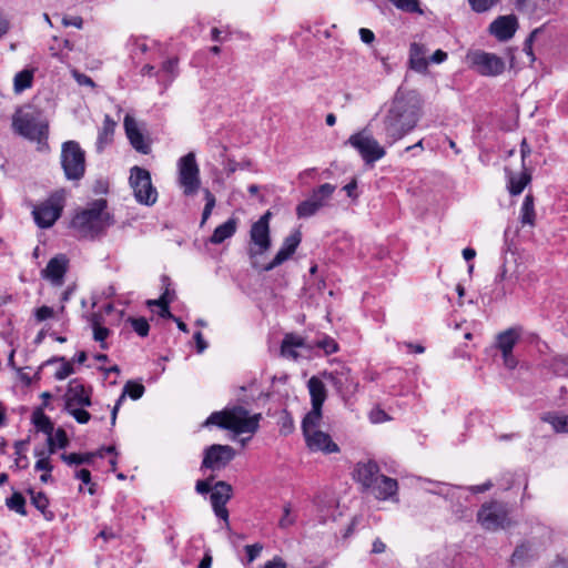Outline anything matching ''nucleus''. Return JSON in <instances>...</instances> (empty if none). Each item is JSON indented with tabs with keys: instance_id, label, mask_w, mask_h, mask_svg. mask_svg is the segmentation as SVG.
I'll return each instance as SVG.
<instances>
[{
	"instance_id": "f257e3e1",
	"label": "nucleus",
	"mask_w": 568,
	"mask_h": 568,
	"mask_svg": "<svg viewBox=\"0 0 568 568\" xmlns=\"http://www.w3.org/2000/svg\"><path fill=\"white\" fill-rule=\"evenodd\" d=\"M422 101L416 91L398 89L383 118L382 132L389 145L410 133L420 119Z\"/></svg>"
},
{
	"instance_id": "f03ea898",
	"label": "nucleus",
	"mask_w": 568,
	"mask_h": 568,
	"mask_svg": "<svg viewBox=\"0 0 568 568\" xmlns=\"http://www.w3.org/2000/svg\"><path fill=\"white\" fill-rule=\"evenodd\" d=\"M112 224L113 219L106 212V201L104 199L94 200L88 207L78 212L71 221V226L78 235L90 240L103 235Z\"/></svg>"
},
{
	"instance_id": "7ed1b4c3",
	"label": "nucleus",
	"mask_w": 568,
	"mask_h": 568,
	"mask_svg": "<svg viewBox=\"0 0 568 568\" xmlns=\"http://www.w3.org/2000/svg\"><path fill=\"white\" fill-rule=\"evenodd\" d=\"M260 415L248 416L247 409L242 406H233L225 408L221 412L212 413L204 426H217L222 429H229L233 433L240 434H254L258 428Z\"/></svg>"
},
{
	"instance_id": "20e7f679",
	"label": "nucleus",
	"mask_w": 568,
	"mask_h": 568,
	"mask_svg": "<svg viewBox=\"0 0 568 568\" xmlns=\"http://www.w3.org/2000/svg\"><path fill=\"white\" fill-rule=\"evenodd\" d=\"M14 133L27 140L42 143L48 136V122L32 108L18 109L12 115Z\"/></svg>"
},
{
	"instance_id": "39448f33",
	"label": "nucleus",
	"mask_w": 568,
	"mask_h": 568,
	"mask_svg": "<svg viewBox=\"0 0 568 568\" xmlns=\"http://www.w3.org/2000/svg\"><path fill=\"white\" fill-rule=\"evenodd\" d=\"M477 521L484 529L490 531L506 529L513 525L508 506L497 500L484 503L480 506L477 513Z\"/></svg>"
},
{
	"instance_id": "423d86ee",
	"label": "nucleus",
	"mask_w": 568,
	"mask_h": 568,
	"mask_svg": "<svg viewBox=\"0 0 568 568\" xmlns=\"http://www.w3.org/2000/svg\"><path fill=\"white\" fill-rule=\"evenodd\" d=\"M129 183L138 203L151 206L158 200V191L152 184L151 174L146 169L133 166L130 170Z\"/></svg>"
},
{
	"instance_id": "0eeeda50",
	"label": "nucleus",
	"mask_w": 568,
	"mask_h": 568,
	"mask_svg": "<svg viewBox=\"0 0 568 568\" xmlns=\"http://www.w3.org/2000/svg\"><path fill=\"white\" fill-rule=\"evenodd\" d=\"M346 144L354 148L366 164H374L386 154L384 146L379 144L367 129L352 134Z\"/></svg>"
},
{
	"instance_id": "6e6552de",
	"label": "nucleus",
	"mask_w": 568,
	"mask_h": 568,
	"mask_svg": "<svg viewBox=\"0 0 568 568\" xmlns=\"http://www.w3.org/2000/svg\"><path fill=\"white\" fill-rule=\"evenodd\" d=\"M61 164L68 180H80L85 172L84 151L75 141H67L62 144Z\"/></svg>"
},
{
	"instance_id": "1a4fd4ad",
	"label": "nucleus",
	"mask_w": 568,
	"mask_h": 568,
	"mask_svg": "<svg viewBox=\"0 0 568 568\" xmlns=\"http://www.w3.org/2000/svg\"><path fill=\"white\" fill-rule=\"evenodd\" d=\"M179 184L185 195H193L200 189V168L195 153L189 152L178 161Z\"/></svg>"
},
{
	"instance_id": "9d476101",
	"label": "nucleus",
	"mask_w": 568,
	"mask_h": 568,
	"mask_svg": "<svg viewBox=\"0 0 568 568\" xmlns=\"http://www.w3.org/2000/svg\"><path fill=\"white\" fill-rule=\"evenodd\" d=\"M63 210V195L62 193H54L49 196L44 202L34 205L32 215L36 224L41 229L51 227L54 222L61 216Z\"/></svg>"
},
{
	"instance_id": "9b49d317",
	"label": "nucleus",
	"mask_w": 568,
	"mask_h": 568,
	"mask_svg": "<svg viewBox=\"0 0 568 568\" xmlns=\"http://www.w3.org/2000/svg\"><path fill=\"white\" fill-rule=\"evenodd\" d=\"M336 186L331 183H324L314 189L308 199L296 206V215L300 219H307L315 215L321 209L328 205V202Z\"/></svg>"
},
{
	"instance_id": "f8f14e48",
	"label": "nucleus",
	"mask_w": 568,
	"mask_h": 568,
	"mask_svg": "<svg viewBox=\"0 0 568 568\" xmlns=\"http://www.w3.org/2000/svg\"><path fill=\"white\" fill-rule=\"evenodd\" d=\"M468 59L470 65L484 77H497L505 71V61L495 53L477 50Z\"/></svg>"
},
{
	"instance_id": "ddd939ff",
	"label": "nucleus",
	"mask_w": 568,
	"mask_h": 568,
	"mask_svg": "<svg viewBox=\"0 0 568 568\" xmlns=\"http://www.w3.org/2000/svg\"><path fill=\"white\" fill-rule=\"evenodd\" d=\"M235 457L232 446L214 444L204 449L201 469L220 470Z\"/></svg>"
},
{
	"instance_id": "4468645a",
	"label": "nucleus",
	"mask_w": 568,
	"mask_h": 568,
	"mask_svg": "<svg viewBox=\"0 0 568 568\" xmlns=\"http://www.w3.org/2000/svg\"><path fill=\"white\" fill-rule=\"evenodd\" d=\"M324 377L344 399L354 395L357 390L358 383L353 378L351 369L346 366L324 373Z\"/></svg>"
},
{
	"instance_id": "2eb2a0df",
	"label": "nucleus",
	"mask_w": 568,
	"mask_h": 568,
	"mask_svg": "<svg viewBox=\"0 0 568 568\" xmlns=\"http://www.w3.org/2000/svg\"><path fill=\"white\" fill-rule=\"evenodd\" d=\"M232 497V487L226 481L220 480L213 485L210 496L213 511L216 517L229 524V510L226 504Z\"/></svg>"
},
{
	"instance_id": "dca6fc26",
	"label": "nucleus",
	"mask_w": 568,
	"mask_h": 568,
	"mask_svg": "<svg viewBox=\"0 0 568 568\" xmlns=\"http://www.w3.org/2000/svg\"><path fill=\"white\" fill-rule=\"evenodd\" d=\"M271 247L270 229L252 224L247 254L251 258L263 255Z\"/></svg>"
},
{
	"instance_id": "f3484780",
	"label": "nucleus",
	"mask_w": 568,
	"mask_h": 568,
	"mask_svg": "<svg viewBox=\"0 0 568 568\" xmlns=\"http://www.w3.org/2000/svg\"><path fill=\"white\" fill-rule=\"evenodd\" d=\"M518 29V19L514 14L499 16L489 26V32L499 41L510 40Z\"/></svg>"
},
{
	"instance_id": "a211bd4d",
	"label": "nucleus",
	"mask_w": 568,
	"mask_h": 568,
	"mask_svg": "<svg viewBox=\"0 0 568 568\" xmlns=\"http://www.w3.org/2000/svg\"><path fill=\"white\" fill-rule=\"evenodd\" d=\"M91 393L77 378L70 381L64 395V407H89L91 406Z\"/></svg>"
},
{
	"instance_id": "6ab92c4d",
	"label": "nucleus",
	"mask_w": 568,
	"mask_h": 568,
	"mask_svg": "<svg viewBox=\"0 0 568 568\" xmlns=\"http://www.w3.org/2000/svg\"><path fill=\"white\" fill-rule=\"evenodd\" d=\"M301 241L302 235L300 231H295L294 233L285 237L281 248L278 250L274 258L268 264H266L263 267V270L266 272L272 271L273 268L280 266L285 261H287L295 253Z\"/></svg>"
},
{
	"instance_id": "aec40b11",
	"label": "nucleus",
	"mask_w": 568,
	"mask_h": 568,
	"mask_svg": "<svg viewBox=\"0 0 568 568\" xmlns=\"http://www.w3.org/2000/svg\"><path fill=\"white\" fill-rule=\"evenodd\" d=\"M379 475V466L374 460L357 463L354 469V478L365 490H369L375 483H378Z\"/></svg>"
},
{
	"instance_id": "412c9836",
	"label": "nucleus",
	"mask_w": 568,
	"mask_h": 568,
	"mask_svg": "<svg viewBox=\"0 0 568 568\" xmlns=\"http://www.w3.org/2000/svg\"><path fill=\"white\" fill-rule=\"evenodd\" d=\"M307 447L313 452H323L325 454L337 453L339 450L327 433L320 429L303 434Z\"/></svg>"
},
{
	"instance_id": "4be33fe9",
	"label": "nucleus",
	"mask_w": 568,
	"mask_h": 568,
	"mask_svg": "<svg viewBox=\"0 0 568 568\" xmlns=\"http://www.w3.org/2000/svg\"><path fill=\"white\" fill-rule=\"evenodd\" d=\"M69 260L64 254H58L52 257L44 270L42 276L50 281L53 285H62L64 275L68 270Z\"/></svg>"
},
{
	"instance_id": "5701e85b",
	"label": "nucleus",
	"mask_w": 568,
	"mask_h": 568,
	"mask_svg": "<svg viewBox=\"0 0 568 568\" xmlns=\"http://www.w3.org/2000/svg\"><path fill=\"white\" fill-rule=\"evenodd\" d=\"M124 129L131 145L140 153L148 154L150 145L145 142L142 132L139 130L135 120L129 115L124 119Z\"/></svg>"
},
{
	"instance_id": "b1692460",
	"label": "nucleus",
	"mask_w": 568,
	"mask_h": 568,
	"mask_svg": "<svg viewBox=\"0 0 568 568\" xmlns=\"http://www.w3.org/2000/svg\"><path fill=\"white\" fill-rule=\"evenodd\" d=\"M427 48L418 42L409 45V68L418 73H426L428 69V59H426Z\"/></svg>"
},
{
	"instance_id": "393cba45",
	"label": "nucleus",
	"mask_w": 568,
	"mask_h": 568,
	"mask_svg": "<svg viewBox=\"0 0 568 568\" xmlns=\"http://www.w3.org/2000/svg\"><path fill=\"white\" fill-rule=\"evenodd\" d=\"M398 489L397 480L385 475H379L378 483L371 487V491L377 499L386 500L396 496Z\"/></svg>"
},
{
	"instance_id": "a878e982",
	"label": "nucleus",
	"mask_w": 568,
	"mask_h": 568,
	"mask_svg": "<svg viewBox=\"0 0 568 568\" xmlns=\"http://www.w3.org/2000/svg\"><path fill=\"white\" fill-rule=\"evenodd\" d=\"M115 125L116 123L113 119L109 114H105L95 142L98 153H102L104 149L113 142Z\"/></svg>"
},
{
	"instance_id": "bb28decb",
	"label": "nucleus",
	"mask_w": 568,
	"mask_h": 568,
	"mask_svg": "<svg viewBox=\"0 0 568 568\" xmlns=\"http://www.w3.org/2000/svg\"><path fill=\"white\" fill-rule=\"evenodd\" d=\"M179 74L178 58H170L162 63L160 70L156 71L158 83L166 89Z\"/></svg>"
},
{
	"instance_id": "cd10ccee",
	"label": "nucleus",
	"mask_w": 568,
	"mask_h": 568,
	"mask_svg": "<svg viewBox=\"0 0 568 568\" xmlns=\"http://www.w3.org/2000/svg\"><path fill=\"white\" fill-rule=\"evenodd\" d=\"M523 328L519 326L510 327L497 335V348L501 353L513 352L514 346L520 338Z\"/></svg>"
},
{
	"instance_id": "c85d7f7f",
	"label": "nucleus",
	"mask_w": 568,
	"mask_h": 568,
	"mask_svg": "<svg viewBox=\"0 0 568 568\" xmlns=\"http://www.w3.org/2000/svg\"><path fill=\"white\" fill-rule=\"evenodd\" d=\"M237 219L230 217L226 222L219 225L214 230L213 234L209 239V242L212 244H221L225 240L231 239L237 230Z\"/></svg>"
},
{
	"instance_id": "c756f323",
	"label": "nucleus",
	"mask_w": 568,
	"mask_h": 568,
	"mask_svg": "<svg viewBox=\"0 0 568 568\" xmlns=\"http://www.w3.org/2000/svg\"><path fill=\"white\" fill-rule=\"evenodd\" d=\"M308 392L311 395L312 406L323 407L327 397L324 383L316 376H312L307 382Z\"/></svg>"
},
{
	"instance_id": "7c9ffc66",
	"label": "nucleus",
	"mask_w": 568,
	"mask_h": 568,
	"mask_svg": "<svg viewBox=\"0 0 568 568\" xmlns=\"http://www.w3.org/2000/svg\"><path fill=\"white\" fill-rule=\"evenodd\" d=\"M28 493L31 497V504L43 515L47 520H53L54 514L49 510V498L42 491H34L29 489Z\"/></svg>"
},
{
	"instance_id": "2f4dec72",
	"label": "nucleus",
	"mask_w": 568,
	"mask_h": 568,
	"mask_svg": "<svg viewBox=\"0 0 568 568\" xmlns=\"http://www.w3.org/2000/svg\"><path fill=\"white\" fill-rule=\"evenodd\" d=\"M304 346V339L295 334H286L281 345V353L283 356L297 358L296 347Z\"/></svg>"
},
{
	"instance_id": "473e14b6",
	"label": "nucleus",
	"mask_w": 568,
	"mask_h": 568,
	"mask_svg": "<svg viewBox=\"0 0 568 568\" xmlns=\"http://www.w3.org/2000/svg\"><path fill=\"white\" fill-rule=\"evenodd\" d=\"M322 419V407L312 406V409L305 415L302 420L303 434L316 430Z\"/></svg>"
},
{
	"instance_id": "72a5a7b5",
	"label": "nucleus",
	"mask_w": 568,
	"mask_h": 568,
	"mask_svg": "<svg viewBox=\"0 0 568 568\" xmlns=\"http://www.w3.org/2000/svg\"><path fill=\"white\" fill-rule=\"evenodd\" d=\"M95 456L102 457V453H84V454H78V453H71L67 454L63 453L61 455V459L69 466L73 465H82V464H91L93 458Z\"/></svg>"
},
{
	"instance_id": "f704fd0d",
	"label": "nucleus",
	"mask_w": 568,
	"mask_h": 568,
	"mask_svg": "<svg viewBox=\"0 0 568 568\" xmlns=\"http://www.w3.org/2000/svg\"><path fill=\"white\" fill-rule=\"evenodd\" d=\"M33 70L24 69L18 72L13 78V90L16 93H21L32 87Z\"/></svg>"
},
{
	"instance_id": "c9c22d12",
	"label": "nucleus",
	"mask_w": 568,
	"mask_h": 568,
	"mask_svg": "<svg viewBox=\"0 0 568 568\" xmlns=\"http://www.w3.org/2000/svg\"><path fill=\"white\" fill-rule=\"evenodd\" d=\"M541 419L550 424L556 433H568V415L547 413Z\"/></svg>"
},
{
	"instance_id": "e433bc0d",
	"label": "nucleus",
	"mask_w": 568,
	"mask_h": 568,
	"mask_svg": "<svg viewBox=\"0 0 568 568\" xmlns=\"http://www.w3.org/2000/svg\"><path fill=\"white\" fill-rule=\"evenodd\" d=\"M99 321H100V315L92 314L91 323H92V328H93V338H94V341L100 343V347L102 349H108V344L105 343V339L108 338V336L110 334V329L101 326Z\"/></svg>"
},
{
	"instance_id": "4c0bfd02",
	"label": "nucleus",
	"mask_w": 568,
	"mask_h": 568,
	"mask_svg": "<svg viewBox=\"0 0 568 568\" xmlns=\"http://www.w3.org/2000/svg\"><path fill=\"white\" fill-rule=\"evenodd\" d=\"M520 221L521 223L528 224L530 226L534 225L535 222V209H534V199L531 195H526L520 209Z\"/></svg>"
},
{
	"instance_id": "58836bf2",
	"label": "nucleus",
	"mask_w": 568,
	"mask_h": 568,
	"mask_svg": "<svg viewBox=\"0 0 568 568\" xmlns=\"http://www.w3.org/2000/svg\"><path fill=\"white\" fill-rule=\"evenodd\" d=\"M49 453L53 454L55 448H65L69 445L67 433L62 428H58L51 435H48Z\"/></svg>"
},
{
	"instance_id": "ea45409f",
	"label": "nucleus",
	"mask_w": 568,
	"mask_h": 568,
	"mask_svg": "<svg viewBox=\"0 0 568 568\" xmlns=\"http://www.w3.org/2000/svg\"><path fill=\"white\" fill-rule=\"evenodd\" d=\"M32 422L38 430L51 435L54 430L51 419L41 410L37 409L32 415Z\"/></svg>"
},
{
	"instance_id": "a19ab883",
	"label": "nucleus",
	"mask_w": 568,
	"mask_h": 568,
	"mask_svg": "<svg viewBox=\"0 0 568 568\" xmlns=\"http://www.w3.org/2000/svg\"><path fill=\"white\" fill-rule=\"evenodd\" d=\"M530 181V175L527 173V172H523L518 175H511L509 176V192L510 194L513 195H518L520 194L524 189L526 187V185L529 183Z\"/></svg>"
},
{
	"instance_id": "79ce46f5",
	"label": "nucleus",
	"mask_w": 568,
	"mask_h": 568,
	"mask_svg": "<svg viewBox=\"0 0 568 568\" xmlns=\"http://www.w3.org/2000/svg\"><path fill=\"white\" fill-rule=\"evenodd\" d=\"M7 507L10 510L18 513L19 515L26 516V499L21 493H13L10 498L6 501Z\"/></svg>"
},
{
	"instance_id": "37998d69",
	"label": "nucleus",
	"mask_w": 568,
	"mask_h": 568,
	"mask_svg": "<svg viewBox=\"0 0 568 568\" xmlns=\"http://www.w3.org/2000/svg\"><path fill=\"white\" fill-rule=\"evenodd\" d=\"M530 550L531 549L528 544H521L517 546L510 558L511 566L524 565L526 559L529 557Z\"/></svg>"
},
{
	"instance_id": "c03bdc74",
	"label": "nucleus",
	"mask_w": 568,
	"mask_h": 568,
	"mask_svg": "<svg viewBox=\"0 0 568 568\" xmlns=\"http://www.w3.org/2000/svg\"><path fill=\"white\" fill-rule=\"evenodd\" d=\"M55 361H61L62 362L61 367L54 374L55 379L63 381L67 377H69L71 374L74 373V368H73L72 364L67 362L64 359V357L49 359L47 362V364H50V363L55 362Z\"/></svg>"
},
{
	"instance_id": "a18cd8bd",
	"label": "nucleus",
	"mask_w": 568,
	"mask_h": 568,
	"mask_svg": "<svg viewBox=\"0 0 568 568\" xmlns=\"http://www.w3.org/2000/svg\"><path fill=\"white\" fill-rule=\"evenodd\" d=\"M144 390H145V388H144V386L142 384L129 381L124 385L122 393H125V396L128 395L133 400H136V399H140L143 396Z\"/></svg>"
},
{
	"instance_id": "49530a36",
	"label": "nucleus",
	"mask_w": 568,
	"mask_h": 568,
	"mask_svg": "<svg viewBox=\"0 0 568 568\" xmlns=\"http://www.w3.org/2000/svg\"><path fill=\"white\" fill-rule=\"evenodd\" d=\"M64 410L71 415L79 424H87L91 419V414L83 407H64Z\"/></svg>"
},
{
	"instance_id": "de8ad7c7",
	"label": "nucleus",
	"mask_w": 568,
	"mask_h": 568,
	"mask_svg": "<svg viewBox=\"0 0 568 568\" xmlns=\"http://www.w3.org/2000/svg\"><path fill=\"white\" fill-rule=\"evenodd\" d=\"M129 322H130L132 328L134 329V332L139 336H141V337L148 336L149 331H150V325H149V322L146 321V318H144V317H138V318L130 317Z\"/></svg>"
},
{
	"instance_id": "09e8293b",
	"label": "nucleus",
	"mask_w": 568,
	"mask_h": 568,
	"mask_svg": "<svg viewBox=\"0 0 568 568\" xmlns=\"http://www.w3.org/2000/svg\"><path fill=\"white\" fill-rule=\"evenodd\" d=\"M499 0H468L470 8L477 12L483 13L491 9Z\"/></svg>"
},
{
	"instance_id": "8fccbe9b",
	"label": "nucleus",
	"mask_w": 568,
	"mask_h": 568,
	"mask_svg": "<svg viewBox=\"0 0 568 568\" xmlns=\"http://www.w3.org/2000/svg\"><path fill=\"white\" fill-rule=\"evenodd\" d=\"M316 346L325 352V354L329 355L336 353L338 351V345L332 337L324 336L323 338L316 342Z\"/></svg>"
},
{
	"instance_id": "3c124183",
	"label": "nucleus",
	"mask_w": 568,
	"mask_h": 568,
	"mask_svg": "<svg viewBox=\"0 0 568 568\" xmlns=\"http://www.w3.org/2000/svg\"><path fill=\"white\" fill-rule=\"evenodd\" d=\"M214 206H215V197L209 190H206L205 191V205H204V209L202 212L201 225H203L207 221Z\"/></svg>"
},
{
	"instance_id": "603ef678",
	"label": "nucleus",
	"mask_w": 568,
	"mask_h": 568,
	"mask_svg": "<svg viewBox=\"0 0 568 568\" xmlns=\"http://www.w3.org/2000/svg\"><path fill=\"white\" fill-rule=\"evenodd\" d=\"M36 456L39 457V459L37 460L36 465H34V469L36 470H41V471H52V465L50 463V459L49 457H45L44 456V453L43 452H36Z\"/></svg>"
},
{
	"instance_id": "864d4df0",
	"label": "nucleus",
	"mask_w": 568,
	"mask_h": 568,
	"mask_svg": "<svg viewBox=\"0 0 568 568\" xmlns=\"http://www.w3.org/2000/svg\"><path fill=\"white\" fill-rule=\"evenodd\" d=\"M513 278L518 280L517 268L510 272V270L507 265V262H505L501 265L500 271L496 276V281H508V280H513Z\"/></svg>"
},
{
	"instance_id": "5fc2aeb1",
	"label": "nucleus",
	"mask_w": 568,
	"mask_h": 568,
	"mask_svg": "<svg viewBox=\"0 0 568 568\" xmlns=\"http://www.w3.org/2000/svg\"><path fill=\"white\" fill-rule=\"evenodd\" d=\"M295 523L294 517L291 516V505L286 504L283 507V516L278 521V526L283 529L288 528Z\"/></svg>"
},
{
	"instance_id": "6e6d98bb",
	"label": "nucleus",
	"mask_w": 568,
	"mask_h": 568,
	"mask_svg": "<svg viewBox=\"0 0 568 568\" xmlns=\"http://www.w3.org/2000/svg\"><path fill=\"white\" fill-rule=\"evenodd\" d=\"M71 74L79 85H85V87H90V88L95 87L94 81L89 75L81 73L80 71H78L75 69L72 70Z\"/></svg>"
},
{
	"instance_id": "4d7b16f0",
	"label": "nucleus",
	"mask_w": 568,
	"mask_h": 568,
	"mask_svg": "<svg viewBox=\"0 0 568 568\" xmlns=\"http://www.w3.org/2000/svg\"><path fill=\"white\" fill-rule=\"evenodd\" d=\"M539 32V29H535L529 36L528 38L525 40L524 42V51L525 53L530 58V61L534 62L535 61V55H534V52H532V43H534V39L536 37V34Z\"/></svg>"
},
{
	"instance_id": "13d9d810",
	"label": "nucleus",
	"mask_w": 568,
	"mask_h": 568,
	"mask_svg": "<svg viewBox=\"0 0 568 568\" xmlns=\"http://www.w3.org/2000/svg\"><path fill=\"white\" fill-rule=\"evenodd\" d=\"M212 479H213V477H210L204 480H197L195 484V491L200 495H205L207 493H212V489H213Z\"/></svg>"
},
{
	"instance_id": "bf43d9fd",
	"label": "nucleus",
	"mask_w": 568,
	"mask_h": 568,
	"mask_svg": "<svg viewBox=\"0 0 568 568\" xmlns=\"http://www.w3.org/2000/svg\"><path fill=\"white\" fill-rule=\"evenodd\" d=\"M262 549H263V547L260 544H254V545L245 546V552H246V556H247V561L248 562H253L258 557V555L261 554Z\"/></svg>"
},
{
	"instance_id": "052dcab7",
	"label": "nucleus",
	"mask_w": 568,
	"mask_h": 568,
	"mask_svg": "<svg viewBox=\"0 0 568 568\" xmlns=\"http://www.w3.org/2000/svg\"><path fill=\"white\" fill-rule=\"evenodd\" d=\"M53 314H54V312H53L52 307L43 305V306L37 308V311H36V318L39 322H42V321H45L48 318H51L53 316Z\"/></svg>"
},
{
	"instance_id": "680f3d73",
	"label": "nucleus",
	"mask_w": 568,
	"mask_h": 568,
	"mask_svg": "<svg viewBox=\"0 0 568 568\" xmlns=\"http://www.w3.org/2000/svg\"><path fill=\"white\" fill-rule=\"evenodd\" d=\"M62 24L64 27H75L77 29H82L83 20L79 16H72V17L65 16L62 18Z\"/></svg>"
},
{
	"instance_id": "e2e57ef3",
	"label": "nucleus",
	"mask_w": 568,
	"mask_h": 568,
	"mask_svg": "<svg viewBox=\"0 0 568 568\" xmlns=\"http://www.w3.org/2000/svg\"><path fill=\"white\" fill-rule=\"evenodd\" d=\"M164 303H171V298L169 297V290L166 288L164 293L156 300H149L146 305L149 307L158 306L161 307Z\"/></svg>"
},
{
	"instance_id": "0e129e2a",
	"label": "nucleus",
	"mask_w": 568,
	"mask_h": 568,
	"mask_svg": "<svg viewBox=\"0 0 568 568\" xmlns=\"http://www.w3.org/2000/svg\"><path fill=\"white\" fill-rule=\"evenodd\" d=\"M194 341L196 343V351L199 354H202L207 348V343L204 341L202 333H194Z\"/></svg>"
},
{
	"instance_id": "69168bd1",
	"label": "nucleus",
	"mask_w": 568,
	"mask_h": 568,
	"mask_svg": "<svg viewBox=\"0 0 568 568\" xmlns=\"http://www.w3.org/2000/svg\"><path fill=\"white\" fill-rule=\"evenodd\" d=\"M447 59V53L440 49L436 50L430 58L428 59V63H443Z\"/></svg>"
},
{
	"instance_id": "338daca9",
	"label": "nucleus",
	"mask_w": 568,
	"mask_h": 568,
	"mask_svg": "<svg viewBox=\"0 0 568 568\" xmlns=\"http://www.w3.org/2000/svg\"><path fill=\"white\" fill-rule=\"evenodd\" d=\"M359 37H361V40L367 44L372 43L375 40L374 32L366 28L359 29Z\"/></svg>"
},
{
	"instance_id": "774afa93",
	"label": "nucleus",
	"mask_w": 568,
	"mask_h": 568,
	"mask_svg": "<svg viewBox=\"0 0 568 568\" xmlns=\"http://www.w3.org/2000/svg\"><path fill=\"white\" fill-rule=\"evenodd\" d=\"M263 568H286L285 561L281 557H274L265 562Z\"/></svg>"
}]
</instances>
